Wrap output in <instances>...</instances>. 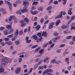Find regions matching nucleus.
<instances>
[{
  "label": "nucleus",
  "mask_w": 75,
  "mask_h": 75,
  "mask_svg": "<svg viewBox=\"0 0 75 75\" xmlns=\"http://www.w3.org/2000/svg\"><path fill=\"white\" fill-rule=\"evenodd\" d=\"M27 7L26 6H25L24 7V9H20L18 11L16 12V14H19L20 15L21 14V12L22 13H24L27 12L28 11V9H27Z\"/></svg>",
  "instance_id": "f257e3e1"
},
{
  "label": "nucleus",
  "mask_w": 75,
  "mask_h": 75,
  "mask_svg": "<svg viewBox=\"0 0 75 75\" xmlns=\"http://www.w3.org/2000/svg\"><path fill=\"white\" fill-rule=\"evenodd\" d=\"M8 60L7 58H5L2 59V61L1 62V63L3 65H5L7 64V63H8Z\"/></svg>",
  "instance_id": "f03ea898"
},
{
  "label": "nucleus",
  "mask_w": 75,
  "mask_h": 75,
  "mask_svg": "<svg viewBox=\"0 0 75 75\" xmlns=\"http://www.w3.org/2000/svg\"><path fill=\"white\" fill-rule=\"evenodd\" d=\"M72 21L70 20L68 22V23L67 24L66 26L65 25H62L61 26V28L62 29H64V28H68L69 26V24Z\"/></svg>",
  "instance_id": "7ed1b4c3"
},
{
  "label": "nucleus",
  "mask_w": 75,
  "mask_h": 75,
  "mask_svg": "<svg viewBox=\"0 0 75 75\" xmlns=\"http://www.w3.org/2000/svg\"><path fill=\"white\" fill-rule=\"evenodd\" d=\"M16 20V18L14 16H10L9 18L8 19V21H9V24H11L12 23H13V22L12 21H11V20Z\"/></svg>",
  "instance_id": "20e7f679"
},
{
  "label": "nucleus",
  "mask_w": 75,
  "mask_h": 75,
  "mask_svg": "<svg viewBox=\"0 0 75 75\" xmlns=\"http://www.w3.org/2000/svg\"><path fill=\"white\" fill-rule=\"evenodd\" d=\"M5 3H6V2L7 4H8L9 6L10 10H12V8H11L12 4H11L10 2L6 1V0H5Z\"/></svg>",
  "instance_id": "39448f33"
},
{
  "label": "nucleus",
  "mask_w": 75,
  "mask_h": 75,
  "mask_svg": "<svg viewBox=\"0 0 75 75\" xmlns=\"http://www.w3.org/2000/svg\"><path fill=\"white\" fill-rule=\"evenodd\" d=\"M21 71V68L19 67H17L15 71V74L16 75L18 74Z\"/></svg>",
  "instance_id": "423d86ee"
},
{
  "label": "nucleus",
  "mask_w": 75,
  "mask_h": 75,
  "mask_svg": "<svg viewBox=\"0 0 75 75\" xmlns=\"http://www.w3.org/2000/svg\"><path fill=\"white\" fill-rule=\"evenodd\" d=\"M62 11H61L60 13V14L59 15H57L56 16H55V20L56 19H57V18H62Z\"/></svg>",
  "instance_id": "0eeeda50"
},
{
  "label": "nucleus",
  "mask_w": 75,
  "mask_h": 75,
  "mask_svg": "<svg viewBox=\"0 0 75 75\" xmlns=\"http://www.w3.org/2000/svg\"><path fill=\"white\" fill-rule=\"evenodd\" d=\"M41 33L39 32L37 34V36H38V37H39L40 38L39 39V41H41V40L42 39V38L41 37Z\"/></svg>",
  "instance_id": "6e6552de"
},
{
  "label": "nucleus",
  "mask_w": 75,
  "mask_h": 75,
  "mask_svg": "<svg viewBox=\"0 0 75 75\" xmlns=\"http://www.w3.org/2000/svg\"><path fill=\"white\" fill-rule=\"evenodd\" d=\"M59 38H60V36H57L55 38L52 39V41L53 42H57V40H59Z\"/></svg>",
  "instance_id": "1a4fd4ad"
},
{
  "label": "nucleus",
  "mask_w": 75,
  "mask_h": 75,
  "mask_svg": "<svg viewBox=\"0 0 75 75\" xmlns=\"http://www.w3.org/2000/svg\"><path fill=\"white\" fill-rule=\"evenodd\" d=\"M30 13H31L32 14H33V15H35V14H37L38 13V11H35L33 12L32 10H31L30 11Z\"/></svg>",
  "instance_id": "9d476101"
},
{
  "label": "nucleus",
  "mask_w": 75,
  "mask_h": 75,
  "mask_svg": "<svg viewBox=\"0 0 75 75\" xmlns=\"http://www.w3.org/2000/svg\"><path fill=\"white\" fill-rule=\"evenodd\" d=\"M4 69H3V67L1 65H0V72H4Z\"/></svg>",
  "instance_id": "9b49d317"
},
{
  "label": "nucleus",
  "mask_w": 75,
  "mask_h": 75,
  "mask_svg": "<svg viewBox=\"0 0 75 75\" xmlns=\"http://www.w3.org/2000/svg\"><path fill=\"white\" fill-rule=\"evenodd\" d=\"M71 11H72V8H71L69 9L68 11V14L70 15H71L72 14V13Z\"/></svg>",
  "instance_id": "f8f14e48"
},
{
  "label": "nucleus",
  "mask_w": 75,
  "mask_h": 75,
  "mask_svg": "<svg viewBox=\"0 0 75 75\" xmlns=\"http://www.w3.org/2000/svg\"><path fill=\"white\" fill-rule=\"evenodd\" d=\"M44 37H47V32H43L42 33V36H44Z\"/></svg>",
  "instance_id": "ddd939ff"
},
{
  "label": "nucleus",
  "mask_w": 75,
  "mask_h": 75,
  "mask_svg": "<svg viewBox=\"0 0 75 75\" xmlns=\"http://www.w3.org/2000/svg\"><path fill=\"white\" fill-rule=\"evenodd\" d=\"M29 4V2H27L25 1H23V4L24 6H28Z\"/></svg>",
  "instance_id": "4468645a"
},
{
  "label": "nucleus",
  "mask_w": 75,
  "mask_h": 75,
  "mask_svg": "<svg viewBox=\"0 0 75 75\" xmlns=\"http://www.w3.org/2000/svg\"><path fill=\"white\" fill-rule=\"evenodd\" d=\"M44 49H42L40 50L39 52V53L40 54V55L43 54H44Z\"/></svg>",
  "instance_id": "2eb2a0df"
},
{
  "label": "nucleus",
  "mask_w": 75,
  "mask_h": 75,
  "mask_svg": "<svg viewBox=\"0 0 75 75\" xmlns=\"http://www.w3.org/2000/svg\"><path fill=\"white\" fill-rule=\"evenodd\" d=\"M32 37L35 40H37L38 39V37H37V36L35 35H33Z\"/></svg>",
  "instance_id": "dca6fc26"
},
{
  "label": "nucleus",
  "mask_w": 75,
  "mask_h": 75,
  "mask_svg": "<svg viewBox=\"0 0 75 75\" xmlns=\"http://www.w3.org/2000/svg\"><path fill=\"white\" fill-rule=\"evenodd\" d=\"M40 27H41L40 25H38L35 27V28L37 29V31H38V30H39V29L40 28Z\"/></svg>",
  "instance_id": "f3484780"
},
{
  "label": "nucleus",
  "mask_w": 75,
  "mask_h": 75,
  "mask_svg": "<svg viewBox=\"0 0 75 75\" xmlns=\"http://www.w3.org/2000/svg\"><path fill=\"white\" fill-rule=\"evenodd\" d=\"M60 23V20H58L55 23V24L56 26H57Z\"/></svg>",
  "instance_id": "a211bd4d"
},
{
  "label": "nucleus",
  "mask_w": 75,
  "mask_h": 75,
  "mask_svg": "<svg viewBox=\"0 0 75 75\" xmlns=\"http://www.w3.org/2000/svg\"><path fill=\"white\" fill-rule=\"evenodd\" d=\"M24 20L25 22L26 23H27V24L28 23V22H29V19H28V18H25Z\"/></svg>",
  "instance_id": "6ab92c4d"
},
{
  "label": "nucleus",
  "mask_w": 75,
  "mask_h": 75,
  "mask_svg": "<svg viewBox=\"0 0 75 75\" xmlns=\"http://www.w3.org/2000/svg\"><path fill=\"white\" fill-rule=\"evenodd\" d=\"M6 27L8 29H11L12 28L11 25H7Z\"/></svg>",
  "instance_id": "aec40b11"
},
{
  "label": "nucleus",
  "mask_w": 75,
  "mask_h": 75,
  "mask_svg": "<svg viewBox=\"0 0 75 75\" xmlns=\"http://www.w3.org/2000/svg\"><path fill=\"white\" fill-rule=\"evenodd\" d=\"M4 33L5 35H8V30H4Z\"/></svg>",
  "instance_id": "412c9836"
},
{
  "label": "nucleus",
  "mask_w": 75,
  "mask_h": 75,
  "mask_svg": "<svg viewBox=\"0 0 75 75\" xmlns=\"http://www.w3.org/2000/svg\"><path fill=\"white\" fill-rule=\"evenodd\" d=\"M5 44L8 45H11L13 44V43L11 42H5Z\"/></svg>",
  "instance_id": "4be33fe9"
},
{
  "label": "nucleus",
  "mask_w": 75,
  "mask_h": 75,
  "mask_svg": "<svg viewBox=\"0 0 75 75\" xmlns=\"http://www.w3.org/2000/svg\"><path fill=\"white\" fill-rule=\"evenodd\" d=\"M46 70H47V72H48V73H49V72H52L53 71V70L51 69H46Z\"/></svg>",
  "instance_id": "5701e85b"
},
{
  "label": "nucleus",
  "mask_w": 75,
  "mask_h": 75,
  "mask_svg": "<svg viewBox=\"0 0 75 75\" xmlns=\"http://www.w3.org/2000/svg\"><path fill=\"white\" fill-rule=\"evenodd\" d=\"M17 38V36H15L14 38H13L12 39V41H15L16 40Z\"/></svg>",
  "instance_id": "b1692460"
},
{
  "label": "nucleus",
  "mask_w": 75,
  "mask_h": 75,
  "mask_svg": "<svg viewBox=\"0 0 75 75\" xmlns=\"http://www.w3.org/2000/svg\"><path fill=\"white\" fill-rule=\"evenodd\" d=\"M49 60V58L47 57L45 59L43 60V62H46L47 61Z\"/></svg>",
  "instance_id": "393cba45"
},
{
  "label": "nucleus",
  "mask_w": 75,
  "mask_h": 75,
  "mask_svg": "<svg viewBox=\"0 0 75 75\" xmlns=\"http://www.w3.org/2000/svg\"><path fill=\"white\" fill-rule=\"evenodd\" d=\"M38 64H36L35 67H34V68H33V69L34 70H35V69H37V68H38Z\"/></svg>",
  "instance_id": "a878e982"
},
{
  "label": "nucleus",
  "mask_w": 75,
  "mask_h": 75,
  "mask_svg": "<svg viewBox=\"0 0 75 75\" xmlns=\"http://www.w3.org/2000/svg\"><path fill=\"white\" fill-rule=\"evenodd\" d=\"M40 47H39L38 48L36 49L35 51V52H38V51L40 50Z\"/></svg>",
  "instance_id": "bb28decb"
},
{
  "label": "nucleus",
  "mask_w": 75,
  "mask_h": 75,
  "mask_svg": "<svg viewBox=\"0 0 75 75\" xmlns=\"http://www.w3.org/2000/svg\"><path fill=\"white\" fill-rule=\"evenodd\" d=\"M15 35H16V36L18 35V29L16 30L15 33Z\"/></svg>",
  "instance_id": "cd10ccee"
},
{
  "label": "nucleus",
  "mask_w": 75,
  "mask_h": 75,
  "mask_svg": "<svg viewBox=\"0 0 75 75\" xmlns=\"http://www.w3.org/2000/svg\"><path fill=\"white\" fill-rule=\"evenodd\" d=\"M52 8V6H50L47 7V11L48 10H51Z\"/></svg>",
  "instance_id": "c85d7f7f"
},
{
  "label": "nucleus",
  "mask_w": 75,
  "mask_h": 75,
  "mask_svg": "<svg viewBox=\"0 0 75 75\" xmlns=\"http://www.w3.org/2000/svg\"><path fill=\"white\" fill-rule=\"evenodd\" d=\"M75 19V16L74 15V16H73L71 17V21H73V20H74Z\"/></svg>",
  "instance_id": "c756f323"
},
{
  "label": "nucleus",
  "mask_w": 75,
  "mask_h": 75,
  "mask_svg": "<svg viewBox=\"0 0 75 75\" xmlns=\"http://www.w3.org/2000/svg\"><path fill=\"white\" fill-rule=\"evenodd\" d=\"M48 73V71H47V70L46 69L45 71H44L43 73V75H46V74Z\"/></svg>",
  "instance_id": "7c9ffc66"
},
{
  "label": "nucleus",
  "mask_w": 75,
  "mask_h": 75,
  "mask_svg": "<svg viewBox=\"0 0 75 75\" xmlns=\"http://www.w3.org/2000/svg\"><path fill=\"white\" fill-rule=\"evenodd\" d=\"M72 38V36L70 35L67 36L66 38V39H67V40H69V39Z\"/></svg>",
  "instance_id": "2f4dec72"
},
{
  "label": "nucleus",
  "mask_w": 75,
  "mask_h": 75,
  "mask_svg": "<svg viewBox=\"0 0 75 75\" xmlns=\"http://www.w3.org/2000/svg\"><path fill=\"white\" fill-rule=\"evenodd\" d=\"M8 38H11V37H13V34L12 33L11 35H9L7 36Z\"/></svg>",
  "instance_id": "473e14b6"
},
{
  "label": "nucleus",
  "mask_w": 75,
  "mask_h": 75,
  "mask_svg": "<svg viewBox=\"0 0 75 75\" xmlns=\"http://www.w3.org/2000/svg\"><path fill=\"white\" fill-rule=\"evenodd\" d=\"M49 44V43H47L46 44H45V45H44L43 46V47L44 48H45V47H47V45Z\"/></svg>",
  "instance_id": "72a5a7b5"
},
{
  "label": "nucleus",
  "mask_w": 75,
  "mask_h": 75,
  "mask_svg": "<svg viewBox=\"0 0 75 75\" xmlns=\"http://www.w3.org/2000/svg\"><path fill=\"white\" fill-rule=\"evenodd\" d=\"M26 25H27V23H24L23 24H22L21 25V26L22 27H25Z\"/></svg>",
  "instance_id": "f704fd0d"
},
{
  "label": "nucleus",
  "mask_w": 75,
  "mask_h": 75,
  "mask_svg": "<svg viewBox=\"0 0 75 75\" xmlns=\"http://www.w3.org/2000/svg\"><path fill=\"white\" fill-rule=\"evenodd\" d=\"M19 34L20 35H22V34H23V31H22L21 30H20L19 33Z\"/></svg>",
  "instance_id": "c9c22d12"
},
{
  "label": "nucleus",
  "mask_w": 75,
  "mask_h": 75,
  "mask_svg": "<svg viewBox=\"0 0 75 75\" xmlns=\"http://www.w3.org/2000/svg\"><path fill=\"white\" fill-rule=\"evenodd\" d=\"M58 3V1H55L54 2L53 4H55V5H57V4Z\"/></svg>",
  "instance_id": "e433bc0d"
},
{
  "label": "nucleus",
  "mask_w": 75,
  "mask_h": 75,
  "mask_svg": "<svg viewBox=\"0 0 75 75\" xmlns=\"http://www.w3.org/2000/svg\"><path fill=\"white\" fill-rule=\"evenodd\" d=\"M58 33H57L55 32L53 33L54 35V36H57V35H58Z\"/></svg>",
  "instance_id": "4c0bfd02"
},
{
  "label": "nucleus",
  "mask_w": 75,
  "mask_h": 75,
  "mask_svg": "<svg viewBox=\"0 0 75 75\" xmlns=\"http://www.w3.org/2000/svg\"><path fill=\"white\" fill-rule=\"evenodd\" d=\"M38 10H39V11H42V10H43V8L40 7L38 8Z\"/></svg>",
  "instance_id": "58836bf2"
},
{
  "label": "nucleus",
  "mask_w": 75,
  "mask_h": 75,
  "mask_svg": "<svg viewBox=\"0 0 75 75\" xmlns=\"http://www.w3.org/2000/svg\"><path fill=\"white\" fill-rule=\"evenodd\" d=\"M38 69L40 70V69H43V67L42 66H40L39 67Z\"/></svg>",
  "instance_id": "ea45409f"
},
{
  "label": "nucleus",
  "mask_w": 75,
  "mask_h": 75,
  "mask_svg": "<svg viewBox=\"0 0 75 75\" xmlns=\"http://www.w3.org/2000/svg\"><path fill=\"white\" fill-rule=\"evenodd\" d=\"M65 62H68L69 60V58L68 57H66L65 59Z\"/></svg>",
  "instance_id": "a19ab883"
},
{
  "label": "nucleus",
  "mask_w": 75,
  "mask_h": 75,
  "mask_svg": "<svg viewBox=\"0 0 75 75\" xmlns=\"http://www.w3.org/2000/svg\"><path fill=\"white\" fill-rule=\"evenodd\" d=\"M63 1H64L63 3V5H65L66 3H67V0H62Z\"/></svg>",
  "instance_id": "79ce46f5"
},
{
  "label": "nucleus",
  "mask_w": 75,
  "mask_h": 75,
  "mask_svg": "<svg viewBox=\"0 0 75 75\" xmlns=\"http://www.w3.org/2000/svg\"><path fill=\"white\" fill-rule=\"evenodd\" d=\"M53 28V26H52V25H50L49 26L48 28L50 30L51 29V28Z\"/></svg>",
  "instance_id": "37998d69"
},
{
  "label": "nucleus",
  "mask_w": 75,
  "mask_h": 75,
  "mask_svg": "<svg viewBox=\"0 0 75 75\" xmlns=\"http://www.w3.org/2000/svg\"><path fill=\"white\" fill-rule=\"evenodd\" d=\"M4 40L5 41H8L10 40V39L8 38H5L4 39Z\"/></svg>",
  "instance_id": "c03bdc74"
},
{
  "label": "nucleus",
  "mask_w": 75,
  "mask_h": 75,
  "mask_svg": "<svg viewBox=\"0 0 75 75\" xmlns=\"http://www.w3.org/2000/svg\"><path fill=\"white\" fill-rule=\"evenodd\" d=\"M33 69L34 68H31L30 69L29 71L28 72V74H30V73H31V72H32V71L33 70Z\"/></svg>",
  "instance_id": "a18cd8bd"
},
{
  "label": "nucleus",
  "mask_w": 75,
  "mask_h": 75,
  "mask_svg": "<svg viewBox=\"0 0 75 75\" xmlns=\"http://www.w3.org/2000/svg\"><path fill=\"white\" fill-rule=\"evenodd\" d=\"M61 61H56V62H55V63L56 64H59V63H61Z\"/></svg>",
  "instance_id": "49530a36"
},
{
  "label": "nucleus",
  "mask_w": 75,
  "mask_h": 75,
  "mask_svg": "<svg viewBox=\"0 0 75 75\" xmlns=\"http://www.w3.org/2000/svg\"><path fill=\"white\" fill-rule=\"evenodd\" d=\"M15 43L16 44V45H18L20 44V42L18 41H16L15 42Z\"/></svg>",
  "instance_id": "de8ad7c7"
},
{
  "label": "nucleus",
  "mask_w": 75,
  "mask_h": 75,
  "mask_svg": "<svg viewBox=\"0 0 75 75\" xmlns=\"http://www.w3.org/2000/svg\"><path fill=\"white\" fill-rule=\"evenodd\" d=\"M65 46V44L61 45H60V48H63V47H64Z\"/></svg>",
  "instance_id": "09e8293b"
},
{
  "label": "nucleus",
  "mask_w": 75,
  "mask_h": 75,
  "mask_svg": "<svg viewBox=\"0 0 75 75\" xmlns=\"http://www.w3.org/2000/svg\"><path fill=\"white\" fill-rule=\"evenodd\" d=\"M43 61V59H42L41 60V61L39 62L38 63V65H40V64H41L42 63V62Z\"/></svg>",
  "instance_id": "8fccbe9b"
},
{
  "label": "nucleus",
  "mask_w": 75,
  "mask_h": 75,
  "mask_svg": "<svg viewBox=\"0 0 75 75\" xmlns=\"http://www.w3.org/2000/svg\"><path fill=\"white\" fill-rule=\"evenodd\" d=\"M28 33H30V30H31V28L30 26H29L28 28Z\"/></svg>",
  "instance_id": "3c124183"
},
{
  "label": "nucleus",
  "mask_w": 75,
  "mask_h": 75,
  "mask_svg": "<svg viewBox=\"0 0 75 75\" xmlns=\"http://www.w3.org/2000/svg\"><path fill=\"white\" fill-rule=\"evenodd\" d=\"M71 66H69L67 68V69L68 71H70V70L71 69Z\"/></svg>",
  "instance_id": "603ef678"
},
{
  "label": "nucleus",
  "mask_w": 75,
  "mask_h": 75,
  "mask_svg": "<svg viewBox=\"0 0 75 75\" xmlns=\"http://www.w3.org/2000/svg\"><path fill=\"white\" fill-rule=\"evenodd\" d=\"M48 23H49V20H47L45 22L44 24H48Z\"/></svg>",
  "instance_id": "864d4df0"
},
{
  "label": "nucleus",
  "mask_w": 75,
  "mask_h": 75,
  "mask_svg": "<svg viewBox=\"0 0 75 75\" xmlns=\"http://www.w3.org/2000/svg\"><path fill=\"white\" fill-rule=\"evenodd\" d=\"M5 29V28L4 27H0V30H3Z\"/></svg>",
  "instance_id": "5fc2aeb1"
},
{
  "label": "nucleus",
  "mask_w": 75,
  "mask_h": 75,
  "mask_svg": "<svg viewBox=\"0 0 75 75\" xmlns=\"http://www.w3.org/2000/svg\"><path fill=\"white\" fill-rule=\"evenodd\" d=\"M56 61V60L55 59H53L52 60L51 62L54 64V63H55V62Z\"/></svg>",
  "instance_id": "6e6d98bb"
},
{
  "label": "nucleus",
  "mask_w": 75,
  "mask_h": 75,
  "mask_svg": "<svg viewBox=\"0 0 75 75\" xmlns=\"http://www.w3.org/2000/svg\"><path fill=\"white\" fill-rule=\"evenodd\" d=\"M44 18H42L41 20L40 21V22L41 23H43L44 21Z\"/></svg>",
  "instance_id": "4d7b16f0"
},
{
  "label": "nucleus",
  "mask_w": 75,
  "mask_h": 75,
  "mask_svg": "<svg viewBox=\"0 0 75 75\" xmlns=\"http://www.w3.org/2000/svg\"><path fill=\"white\" fill-rule=\"evenodd\" d=\"M1 46H4L5 45V43L3 42H2L1 43Z\"/></svg>",
  "instance_id": "13d9d810"
},
{
  "label": "nucleus",
  "mask_w": 75,
  "mask_h": 75,
  "mask_svg": "<svg viewBox=\"0 0 75 75\" xmlns=\"http://www.w3.org/2000/svg\"><path fill=\"white\" fill-rule=\"evenodd\" d=\"M14 31V29H12L10 30V31L9 32V34H10L12 32H13Z\"/></svg>",
  "instance_id": "bf43d9fd"
},
{
  "label": "nucleus",
  "mask_w": 75,
  "mask_h": 75,
  "mask_svg": "<svg viewBox=\"0 0 75 75\" xmlns=\"http://www.w3.org/2000/svg\"><path fill=\"white\" fill-rule=\"evenodd\" d=\"M72 41L73 42H75V36H74L73 37Z\"/></svg>",
  "instance_id": "052dcab7"
},
{
  "label": "nucleus",
  "mask_w": 75,
  "mask_h": 75,
  "mask_svg": "<svg viewBox=\"0 0 75 75\" xmlns=\"http://www.w3.org/2000/svg\"><path fill=\"white\" fill-rule=\"evenodd\" d=\"M26 43H30V42H31V40H26Z\"/></svg>",
  "instance_id": "680f3d73"
},
{
  "label": "nucleus",
  "mask_w": 75,
  "mask_h": 75,
  "mask_svg": "<svg viewBox=\"0 0 75 75\" xmlns=\"http://www.w3.org/2000/svg\"><path fill=\"white\" fill-rule=\"evenodd\" d=\"M68 29H67L66 30L64 31V34H67L68 33Z\"/></svg>",
  "instance_id": "e2e57ef3"
},
{
  "label": "nucleus",
  "mask_w": 75,
  "mask_h": 75,
  "mask_svg": "<svg viewBox=\"0 0 75 75\" xmlns=\"http://www.w3.org/2000/svg\"><path fill=\"white\" fill-rule=\"evenodd\" d=\"M40 60V59L39 58H38L36 59L35 60V62H38Z\"/></svg>",
  "instance_id": "0e129e2a"
},
{
  "label": "nucleus",
  "mask_w": 75,
  "mask_h": 75,
  "mask_svg": "<svg viewBox=\"0 0 75 75\" xmlns=\"http://www.w3.org/2000/svg\"><path fill=\"white\" fill-rule=\"evenodd\" d=\"M3 4V1L2 0H1L0 1V6H1V4Z\"/></svg>",
  "instance_id": "69168bd1"
},
{
  "label": "nucleus",
  "mask_w": 75,
  "mask_h": 75,
  "mask_svg": "<svg viewBox=\"0 0 75 75\" xmlns=\"http://www.w3.org/2000/svg\"><path fill=\"white\" fill-rule=\"evenodd\" d=\"M47 64L44 65L43 66V67L45 68V69H46L47 68Z\"/></svg>",
  "instance_id": "338daca9"
},
{
  "label": "nucleus",
  "mask_w": 75,
  "mask_h": 75,
  "mask_svg": "<svg viewBox=\"0 0 75 75\" xmlns=\"http://www.w3.org/2000/svg\"><path fill=\"white\" fill-rule=\"evenodd\" d=\"M37 47V45H35L32 47V48H36Z\"/></svg>",
  "instance_id": "774afa93"
}]
</instances>
